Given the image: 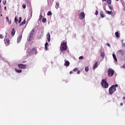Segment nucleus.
I'll list each match as a JSON object with an SVG mask.
<instances>
[{
	"instance_id": "obj_11",
	"label": "nucleus",
	"mask_w": 125,
	"mask_h": 125,
	"mask_svg": "<svg viewBox=\"0 0 125 125\" xmlns=\"http://www.w3.org/2000/svg\"><path fill=\"white\" fill-rule=\"evenodd\" d=\"M46 38L48 40V42H50V33L49 32H48L46 35Z\"/></svg>"
},
{
	"instance_id": "obj_35",
	"label": "nucleus",
	"mask_w": 125,
	"mask_h": 125,
	"mask_svg": "<svg viewBox=\"0 0 125 125\" xmlns=\"http://www.w3.org/2000/svg\"><path fill=\"white\" fill-rule=\"evenodd\" d=\"M39 18H40V19H42V12L40 13V15L39 16Z\"/></svg>"
},
{
	"instance_id": "obj_23",
	"label": "nucleus",
	"mask_w": 125,
	"mask_h": 125,
	"mask_svg": "<svg viewBox=\"0 0 125 125\" xmlns=\"http://www.w3.org/2000/svg\"><path fill=\"white\" fill-rule=\"evenodd\" d=\"M48 45V42H46L45 43V50H47V46Z\"/></svg>"
},
{
	"instance_id": "obj_8",
	"label": "nucleus",
	"mask_w": 125,
	"mask_h": 125,
	"mask_svg": "<svg viewBox=\"0 0 125 125\" xmlns=\"http://www.w3.org/2000/svg\"><path fill=\"white\" fill-rule=\"evenodd\" d=\"M84 17H85V15L84 14V12H81L79 14V18L81 19V20H83V19H84Z\"/></svg>"
},
{
	"instance_id": "obj_42",
	"label": "nucleus",
	"mask_w": 125,
	"mask_h": 125,
	"mask_svg": "<svg viewBox=\"0 0 125 125\" xmlns=\"http://www.w3.org/2000/svg\"><path fill=\"white\" fill-rule=\"evenodd\" d=\"M95 15H98V11L97 10L96 11Z\"/></svg>"
},
{
	"instance_id": "obj_24",
	"label": "nucleus",
	"mask_w": 125,
	"mask_h": 125,
	"mask_svg": "<svg viewBox=\"0 0 125 125\" xmlns=\"http://www.w3.org/2000/svg\"><path fill=\"white\" fill-rule=\"evenodd\" d=\"M106 1L108 4H111L112 3V0H106Z\"/></svg>"
},
{
	"instance_id": "obj_33",
	"label": "nucleus",
	"mask_w": 125,
	"mask_h": 125,
	"mask_svg": "<svg viewBox=\"0 0 125 125\" xmlns=\"http://www.w3.org/2000/svg\"><path fill=\"white\" fill-rule=\"evenodd\" d=\"M56 5H57V6H58V7H59V5H60L59 2H57L56 3ZM58 7H57L56 6V8H57V9L58 8Z\"/></svg>"
},
{
	"instance_id": "obj_14",
	"label": "nucleus",
	"mask_w": 125,
	"mask_h": 125,
	"mask_svg": "<svg viewBox=\"0 0 125 125\" xmlns=\"http://www.w3.org/2000/svg\"><path fill=\"white\" fill-rule=\"evenodd\" d=\"M112 56H113L114 60L115 61V62H117L118 59H117V57L116 56V55L115 54H113Z\"/></svg>"
},
{
	"instance_id": "obj_22",
	"label": "nucleus",
	"mask_w": 125,
	"mask_h": 125,
	"mask_svg": "<svg viewBox=\"0 0 125 125\" xmlns=\"http://www.w3.org/2000/svg\"><path fill=\"white\" fill-rule=\"evenodd\" d=\"M16 72H17L18 73H22V70L21 69H18L17 68L15 69Z\"/></svg>"
},
{
	"instance_id": "obj_44",
	"label": "nucleus",
	"mask_w": 125,
	"mask_h": 125,
	"mask_svg": "<svg viewBox=\"0 0 125 125\" xmlns=\"http://www.w3.org/2000/svg\"><path fill=\"white\" fill-rule=\"evenodd\" d=\"M124 105V104L123 103L120 104V106H123Z\"/></svg>"
},
{
	"instance_id": "obj_12",
	"label": "nucleus",
	"mask_w": 125,
	"mask_h": 125,
	"mask_svg": "<svg viewBox=\"0 0 125 125\" xmlns=\"http://www.w3.org/2000/svg\"><path fill=\"white\" fill-rule=\"evenodd\" d=\"M22 40V35H20L18 36L17 38V43H20V42H21V40Z\"/></svg>"
},
{
	"instance_id": "obj_48",
	"label": "nucleus",
	"mask_w": 125,
	"mask_h": 125,
	"mask_svg": "<svg viewBox=\"0 0 125 125\" xmlns=\"http://www.w3.org/2000/svg\"><path fill=\"white\" fill-rule=\"evenodd\" d=\"M70 74H73V71H70Z\"/></svg>"
},
{
	"instance_id": "obj_47",
	"label": "nucleus",
	"mask_w": 125,
	"mask_h": 125,
	"mask_svg": "<svg viewBox=\"0 0 125 125\" xmlns=\"http://www.w3.org/2000/svg\"><path fill=\"white\" fill-rule=\"evenodd\" d=\"M4 10H6V6L4 7Z\"/></svg>"
},
{
	"instance_id": "obj_6",
	"label": "nucleus",
	"mask_w": 125,
	"mask_h": 125,
	"mask_svg": "<svg viewBox=\"0 0 125 125\" xmlns=\"http://www.w3.org/2000/svg\"><path fill=\"white\" fill-rule=\"evenodd\" d=\"M118 55L120 57H124L125 56V50H119L118 52Z\"/></svg>"
},
{
	"instance_id": "obj_53",
	"label": "nucleus",
	"mask_w": 125,
	"mask_h": 125,
	"mask_svg": "<svg viewBox=\"0 0 125 125\" xmlns=\"http://www.w3.org/2000/svg\"><path fill=\"white\" fill-rule=\"evenodd\" d=\"M117 0V1H119V0Z\"/></svg>"
},
{
	"instance_id": "obj_39",
	"label": "nucleus",
	"mask_w": 125,
	"mask_h": 125,
	"mask_svg": "<svg viewBox=\"0 0 125 125\" xmlns=\"http://www.w3.org/2000/svg\"><path fill=\"white\" fill-rule=\"evenodd\" d=\"M3 4H4V5L6 4V0L3 1Z\"/></svg>"
},
{
	"instance_id": "obj_18",
	"label": "nucleus",
	"mask_w": 125,
	"mask_h": 125,
	"mask_svg": "<svg viewBox=\"0 0 125 125\" xmlns=\"http://www.w3.org/2000/svg\"><path fill=\"white\" fill-rule=\"evenodd\" d=\"M24 24H26L25 20H24L20 24V26L21 27V26H22V25H24Z\"/></svg>"
},
{
	"instance_id": "obj_38",
	"label": "nucleus",
	"mask_w": 125,
	"mask_h": 125,
	"mask_svg": "<svg viewBox=\"0 0 125 125\" xmlns=\"http://www.w3.org/2000/svg\"><path fill=\"white\" fill-rule=\"evenodd\" d=\"M4 36L2 34H0V39H3Z\"/></svg>"
},
{
	"instance_id": "obj_31",
	"label": "nucleus",
	"mask_w": 125,
	"mask_h": 125,
	"mask_svg": "<svg viewBox=\"0 0 125 125\" xmlns=\"http://www.w3.org/2000/svg\"><path fill=\"white\" fill-rule=\"evenodd\" d=\"M42 33H41L39 36L38 37V40H41V39L42 38Z\"/></svg>"
},
{
	"instance_id": "obj_20",
	"label": "nucleus",
	"mask_w": 125,
	"mask_h": 125,
	"mask_svg": "<svg viewBox=\"0 0 125 125\" xmlns=\"http://www.w3.org/2000/svg\"><path fill=\"white\" fill-rule=\"evenodd\" d=\"M6 21H7L9 25H10L11 24V21H9V18H8V17H6Z\"/></svg>"
},
{
	"instance_id": "obj_1",
	"label": "nucleus",
	"mask_w": 125,
	"mask_h": 125,
	"mask_svg": "<svg viewBox=\"0 0 125 125\" xmlns=\"http://www.w3.org/2000/svg\"><path fill=\"white\" fill-rule=\"evenodd\" d=\"M118 84H116L114 85H112L109 87L108 89V92L110 95H112L115 91H117V87H118Z\"/></svg>"
},
{
	"instance_id": "obj_57",
	"label": "nucleus",
	"mask_w": 125,
	"mask_h": 125,
	"mask_svg": "<svg viewBox=\"0 0 125 125\" xmlns=\"http://www.w3.org/2000/svg\"><path fill=\"white\" fill-rule=\"evenodd\" d=\"M28 51H29V49L28 50Z\"/></svg>"
},
{
	"instance_id": "obj_54",
	"label": "nucleus",
	"mask_w": 125,
	"mask_h": 125,
	"mask_svg": "<svg viewBox=\"0 0 125 125\" xmlns=\"http://www.w3.org/2000/svg\"><path fill=\"white\" fill-rule=\"evenodd\" d=\"M0 16H2V15L1 14V15H0Z\"/></svg>"
},
{
	"instance_id": "obj_13",
	"label": "nucleus",
	"mask_w": 125,
	"mask_h": 125,
	"mask_svg": "<svg viewBox=\"0 0 125 125\" xmlns=\"http://www.w3.org/2000/svg\"><path fill=\"white\" fill-rule=\"evenodd\" d=\"M16 32V30L14 28H13L11 31V35L12 37H14V35H15V33Z\"/></svg>"
},
{
	"instance_id": "obj_17",
	"label": "nucleus",
	"mask_w": 125,
	"mask_h": 125,
	"mask_svg": "<svg viewBox=\"0 0 125 125\" xmlns=\"http://www.w3.org/2000/svg\"><path fill=\"white\" fill-rule=\"evenodd\" d=\"M101 56L102 58H103V59H104V58H105V52H101Z\"/></svg>"
},
{
	"instance_id": "obj_9",
	"label": "nucleus",
	"mask_w": 125,
	"mask_h": 125,
	"mask_svg": "<svg viewBox=\"0 0 125 125\" xmlns=\"http://www.w3.org/2000/svg\"><path fill=\"white\" fill-rule=\"evenodd\" d=\"M18 66L20 69H26L27 67V64H19Z\"/></svg>"
},
{
	"instance_id": "obj_26",
	"label": "nucleus",
	"mask_w": 125,
	"mask_h": 125,
	"mask_svg": "<svg viewBox=\"0 0 125 125\" xmlns=\"http://www.w3.org/2000/svg\"><path fill=\"white\" fill-rule=\"evenodd\" d=\"M18 22V19H17V17L15 18V23H16V24H17V23Z\"/></svg>"
},
{
	"instance_id": "obj_55",
	"label": "nucleus",
	"mask_w": 125,
	"mask_h": 125,
	"mask_svg": "<svg viewBox=\"0 0 125 125\" xmlns=\"http://www.w3.org/2000/svg\"><path fill=\"white\" fill-rule=\"evenodd\" d=\"M32 12L31 11V14H32Z\"/></svg>"
},
{
	"instance_id": "obj_34",
	"label": "nucleus",
	"mask_w": 125,
	"mask_h": 125,
	"mask_svg": "<svg viewBox=\"0 0 125 125\" xmlns=\"http://www.w3.org/2000/svg\"><path fill=\"white\" fill-rule=\"evenodd\" d=\"M21 21H22V18L20 17L19 18V23H21Z\"/></svg>"
},
{
	"instance_id": "obj_4",
	"label": "nucleus",
	"mask_w": 125,
	"mask_h": 125,
	"mask_svg": "<svg viewBox=\"0 0 125 125\" xmlns=\"http://www.w3.org/2000/svg\"><path fill=\"white\" fill-rule=\"evenodd\" d=\"M61 52L67 50V42H63L61 43L60 48Z\"/></svg>"
},
{
	"instance_id": "obj_50",
	"label": "nucleus",
	"mask_w": 125,
	"mask_h": 125,
	"mask_svg": "<svg viewBox=\"0 0 125 125\" xmlns=\"http://www.w3.org/2000/svg\"><path fill=\"white\" fill-rule=\"evenodd\" d=\"M41 20H42V19H41V18H39V21H41Z\"/></svg>"
},
{
	"instance_id": "obj_21",
	"label": "nucleus",
	"mask_w": 125,
	"mask_h": 125,
	"mask_svg": "<svg viewBox=\"0 0 125 125\" xmlns=\"http://www.w3.org/2000/svg\"><path fill=\"white\" fill-rule=\"evenodd\" d=\"M108 15H113V12L110 11H106Z\"/></svg>"
},
{
	"instance_id": "obj_32",
	"label": "nucleus",
	"mask_w": 125,
	"mask_h": 125,
	"mask_svg": "<svg viewBox=\"0 0 125 125\" xmlns=\"http://www.w3.org/2000/svg\"><path fill=\"white\" fill-rule=\"evenodd\" d=\"M122 46L123 47H125V42H124V40H122Z\"/></svg>"
},
{
	"instance_id": "obj_19",
	"label": "nucleus",
	"mask_w": 125,
	"mask_h": 125,
	"mask_svg": "<svg viewBox=\"0 0 125 125\" xmlns=\"http://www.w3.org/2000/svg\"><path fill=\"white\" fill-rule=\"evenodd\" d=\"M98 62H96L95 64L93 66V69H96V68H97V67H98Z\"/></svg>"
},
{
	"instance_id": "obj_15",
	"label": "nucleus",
	"mask_w": 125,
	"mask_h": 125,
	"mask_svg": "<svg viewBox=\"0 0 125 125\" xmlns=\"http://www.w3.org/2000/svg\"><path fill=\"white\" fill-rule=\"evenodd\" d=\"M64 65L66 66V67H69V66L70 65V62H69V61H66L65 62Z\"/></svg>"
},
{
	"instance_id": "obj_37",
	"label": "nucleus",
	"mask_w": 125,
	"mask_h": 125,
	"mask_svg": "<svg viewBox=\"0 0 125 125\" xmlns=\"http://www.w3.org/2000/svg\"><path fill=\"white\" fill-rule=\"evenodd\" d=\"M22 8H23L24 9H25V8H26V4H22Z\"/></svg>"
},
{
	"instance_id": "obj_51",
	"label": "nucleus",
	"mask_w": 125,
	"mask_h": 125,
	"mask_svg": "<svg viewBox=\"0 0 125 125\" xmlns=\"http://www.w3.org/2000/svg\"><path fill=\"white\" fill-rule=\"evenodd\" d=\"M103 1H106V0H102Z\"/></svg>"
},
{
	"instance_id": "obj_30",
	"label": "nucleus",
	"mask_w": 125,
	"mask_h": 125,
	"mask_svg": "<svg viewBox=\"0 0 125 125\" xmlns=\"http://www.w3.org/2000/svg\"><path fill=\"white\" fill-rule=\"evenodd\" d=\"M89 69L88 68V66L85 67V72H88Z\"/></svg>"
},
{
	"instance_id": "obj_27",
	"label": "nucleus",
	"mask_w": 125,
	"mask_h": 125,
	"mask_svg": "<svg viewBox=\"0 0 125 125\" xmlns=\"http://www.w3.org/2000/svg\"><path fill=\"white\" fill-rule=\"evenodd\" d=\"M115 36L117 38H119V33L118 32H115Z\"/></svg>"
},
{
	"instance_id": "obj_41",
	"label": "nucleus",
	"mask_w": 125,
	"mask_h": 125,
	"mask_svg": "<svg viewBox=\"0 0 125 125\" xmlns=\"http://www.w3.org/2000/svg\"><path fill=\"white\" fill-rule=\"evenodd\" d=\"M106 45H107V46H109V47H111V45L109 43H106Z\"/></svg>"
},
{
	"instance_id": "obj_10",
	"label": "nucleus",
	"mask_w": 125,
	"mask_h": 125,
	"mask_svg": "<svg viewBox=\"0 0 125 125\" xmlns=\"http://www.w3.org/2000/svg\"><path fill=\"white\" fill-rule=\"evenodd\" d=\"M33 52V53H31ZM37 54V49L36 48L34 47L32 48V50H30V55H32V54Z\"/></svg>"
},
{
	"instance_id": "obj_7",
	"label": "nucleus",
	"mask_w": 125,
	"mask_h": 125,
	"mask_svg": "<svg viewBox=\"0 0 125 125\" xmlns=\"http://www.w3.org/2000/svg\"><path fill=\"white\" fill-rule=\"evenodd\" d=\"M7 32H6V36H5V39H6L4 41L5 42V44H8V43H9V39H8L7 38H8V35L7 34Z\"/></svg>"
},
{
	"instance_id": "obj_49",
	"label": "nucleus",
	"mask_w": 125,
	"mask_h": 125,
	"mask_svg": "<svg viewBox=\"0 0 125 125\" xmlns=\"http://www.w3.org/2000/svg\"><path fill=\"white\" fill-rule=\"evenodd\" d=\"M123 100H125V97H124L123 98Z\"/></svg>"
},
{
	"instance_id": "obj_29",
	"label": "nucleus",
	"mask_w": 125,
	"mask_h": 125,
	"mask_svg": "<svg viewBox=\"0 0 125 125\" xmlns=\"http://www.w3.org/2000/svg\"><path fill=\"white\" fill-rule=\"evenodd\" d=\"M108 7L109 8V9H110V10H113V9H114V8H113V6L109 5H108Z\"/></svg>"
},
{
	"instance_id": "obj_46",
	"label": "nucleus",
	"mask_w": 125,
	"mask_h": 125,
	"mask_svg": "<svg viewBox=\"0 0 125 125\" xmlns=\"http://www.w3.org/2000/svg\"><path fill=\"white\" fill-rule=\"evenodd\" d=\"M0 10H1V5L0 4Z\"/></svg>"
},
{
	"instance_id": "obj_28",
	"label": "nucleus",
	"mask_w": 125,
	"mask_h": 125,
	"mask_svg": "<svg viewBox=\"0 0 125 125\" xmlns=\"http://www.w3.org/2000/svg\"><path fill=\"white\" fill-rule=\"evenodd\" d=\"M48 16H50V15H52V13L51 11H49L47 13Z\"/></svg>"
},
{
	"instance_id": "obj_56",
	"label": "nucleus",
	"mask_w": 125,
	"mask_h": 125,
	"mask_svg": "<svg viewBox=\"0 0 125 125\" xmlns=\"http://www.w3.org/2000/svg\"><path fill=\"white\" fill-rule=\"evenodd\" d=\"M48 24H49V22H48Z\"/></svg>"
},
{
	"instance_id": "obj_45",
	"label": "nucleus",
	"mask_w": 125,
	"mask_h": 125,
	"mask_svg": "<svg viewBox=\"0 0 125 125\" xmlns=\"http://www.w3.org/2000/svg\"><path fill=\"white\" fill-rule=\"evenodd\" d=\"M103 8H104V10H106V7H103Z\"/></svg>"
},
{
	"instance_id": "obj_2",
	"label": "nucleus",
	"mask_w": 125,
	"mask_h": 125,
	"mask_svg": "<svg viewBox=\"0 0 125 125\" xmlns=\"http://www.w3.org/2000/svg\"><path fill=\"white\" fill-rule=\"evenodd\" d=\"M35 34V29H33L31 30V31L29 33V35L27 37V41L28 42H31L34 39V35Z\"/></svg>"
},
{
	"instance_id": "obj_52",
	"label": "nucleus",
	"mask_w": 125,
	"mask_h": 125,
	"mask_svg": "<svg viewBox=\"0 0 125 125\" xmlns=\"http://www.w3.org/2000/svg\"><path fill=\"white\" fill-rule=\"evenodd\" d=\"M0 3H1V0H0Z\"/></svg>"
},
{
	"instance_id": "obj_25",
	"label": "nucleus",
	"mask_w": 125,
	"mask_h": 125,
	"mask_svg": "<svg viewBox=\"0 0 125 125\" xmlns=\"http://www.w3.org/2000/svg\"><path fill=\"white\" fill-rule=\"evenodd\" d=\"M42 22L43 23H45V22H46V18H43L42 20Z\"/></svg>"
},
{
	"instance_id": "obj_36",
	"label": "nucleus",
	"mask_w": 125,
	"mask_h": 125,
	"mask_svg": "<svg viewBox=\"0 0 125 125\" xmlns=\"http://www.w3.org/2000/svg\"><path fill=\"white\" fill-rule=\"evenodd\" d=\"M78 70H79V68L76 67V68H75L73 69V71H74V72H77V71H78Z\"/></svg>"
},
{
	"instance_id": "obj_43",
	"label": "nucleus",
	"mask_w": 125,
	"mask_h": 125,
	"mask_svg": "<svg viewBox=\"0 0 125 125\" xmlns=\"http://www.w3.org/2000/svg\"><path fill=\"white\" fill-rule=\"evenodd\" d=\"M80 73H81V71L78 70V71H77V74H78V75H79V74H80Z\"/></svg>"
},
{
	"instance_id": "obj_16",
	"label": "nucleus",
	"mask_w": 125,
	"mask_h": 125,
	"mask_svg": "<svg viewBox=\"0 0 125 125\" xmlns=\"http://www.w3.org/2000/svg\"><path fill=\"white\" fill-rule=\"evenodd\" d=\"M100 14L102 18H104L105 17V15H104L103 11H101Z\"/></svg>"
},
{
	"instance_id": "obj_40",
	"label": "nucleus",
	"mask_w": 125,
	"mask_h": 125,
	"mask_svg": "<svg viewBox=\"0 0 125 125\" xmlns=\"http://www.w3.org/2000/svg\"><path fill=\"white\" fill-rule=\"evenodd\" d=\"M79 59L81 60H83V56H80L79 58Z\"/></svg>"
},
{
	"instance_id": "obj_5",
	"label": "nucleus",
	"mask_w": 125,
	"mask_h": 125,
	"mask_svg": "<svg viewBox=\"0 0 125 125\" xmlns=\"http://www.w3.org/2000/svg\"><path fill=\"white\" fill-rule=\"evenodd\" d=\"M107 72L108 77H113L115 73V70H114V69H113L112 68H108Z\"/></svg>"
},
{
	"instance_id": "obj_3",
	"label": "nucleus",
	"mask_w": 125,
	"mask_h": 125,
	"mask_svg": "<svg viewBox=\"0 0 125 125\" xmlns=\"http://www.w3.org/2000/svg\"><path fill=\"white\" fill-rule=\"evenodd\" d=\"M101 85L103 88H108V87H109V83H107V80H106V79H103L102 80Z\"/></svg>"
}]
</instances>
